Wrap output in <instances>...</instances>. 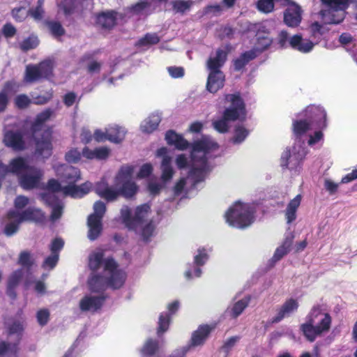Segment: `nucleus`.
<instances>
[{
	"label": "nucleus",
	"mask_w": 357,
	"mask_h": 357,
	"mask_svg": "<svg viewBox=\"0 0 357 357\" xmlns=\"http://www.w3.org/2000/svg\"><path fill=\"white\" fill-rule=\"evenodd\" d=\"M132 167H122L114 178V184L98 188V195L107 202L115 201L119 196L126 199L133 197L138 191V186L132 179Z\"/></svg>",
	"instance_id": "obj_1"
},
{
	"label": "nucleus",
	"mask_w": 357,
	"mask_h": 357,
	"mask_svg": "<svg viewBox=\"0 0 357 357\" xmlns=\"http://www.w3.org/2000/svg\"><path fill=\"white\" fill-rule=\"evenodd\" d=\"M305 323L300 326V331L310 342L318 336L329 331L332 319L328 313H324L319 306H314L307 316Z\"/></svg>",
	"instance_id": "obj_2"
},
{
	"label": "nucleus",
	"mask_w": 357,
	"mask_h": 357,
	"mask_svg": "<svg viewBox=\"0 0 357 357\" xmlns=\"http://www.w3.org/2000/svg\"><path fill=\"white\" fill-rule=\"evenodd\" d=\"M225 100L231 103L230 107L224 110L221 119L212 123L213 128L220 133L229 131V121H244L247 114L245 104L239 92L225 95Z\"/></svg>",
	"instance_id": "obj_3"
},
{
	"label": "nucleus",
	"mask_w": 357,
	"mask_h": 357,
	"mask_svg": "<svg viewBox=\"0 0 357 357\" xmlns=\"http://www.w3.org/2000/svg\"><path fill=\"white\" fill-rule=\"evenodd\" d=\"M254 208L249 204L236 202L226 212V222L232 227L244 229L255 220Z\"/></svg>",
	"instance_id": "obj_4"
},
{
	"label": "nucleus",
	"mask_w": 357,
	"mask_h": 357,
	"mask_svg": "<svg viewBox=\"0 0 357 357\" xmlns=\"http://www.w3.org/2000/svg\"><path fill=\"white\" fill-rule=\"evenodd\" d=\"M43 126L34 120L31 124L30 132L35 142V154L48 158L52 153V132L49 129L43 130Z\"/></svg>",
	"instance_id": "obj_5"
},
{
	"label": "nucleus",
	"mask_w": 357,
	"mask_h": 357,
	"mask_svg": "<svg viewBox=\"0 0 357 357\" xmlns=\"http://www.w3.org/2000/svg\"><path fill=\"white\" fill-rule=\"evenodd\" d=\"M104 270L108 271L109 276L107 278V284L112 289H119L123 287L126 279V273L118 269V264L112 257H108L103 261Z\"/></svg>",
	"instance_id": "obj_6"
},
{
	"label": "nucleus",
	"mask_w": 357,
	"mask_h": 357,
	"mask_svg": "<svg viewBox=\"0 0 357 357\" xmlns=\"http://www.w3.org/2000/svg\"><path fill=\"white\" fill-rule=\"evenodd\" d=\"M306 155L304 147L294 146L292 149L287 148L281 155V167L290 170L296 169L300 167Z\"/></svg>",
	"instance_id": "obj_7"
},
{
	"label": "nucleus",
	"mask_w": 357,
	"mask_h": 357,
	"mask_svg": "<svg viewBox=\"0 0 357 357\" xmlns=\"http://www.w3.org/2000/svg\"><path fill=\"white\" fill-rule=\"evenodd\" d=\"M31 167L26 159L20 156L13 158L8 165L0 162V178H3L8 173H11L20 178V175H23Z\"/></svg>",
	"instance_id": "obj_8"
},
{
	"label": "nucleus",
	"mask_w": 357,
	"mask_h": 357,
	"mask_svg": "<svg viewBox=\"0 0 357 357\" xmlns=\"http://www.w3.org/2000/svg\"><path fill=\"white\" fill-rule=\"evenodd\" d=\"M43 176V172L40 169L32 166L23 175H20L19 183L24 190H32L38 187Z\"/></svg>",
	"instance_id": "obj_9"
},
{
	"label": "nucleus",
	"mask_w": 357,
	"mask_h": 357,
	"mask_svg": "<svg viewBox=\"0 0 357 357\" xmlns=\"http://www.w3.org/2000/svg\"><path fill=\"white\" fill-rule=\"evenodd\" d=\"M3 142L4 145L15 151L26 149V144L23 133L20 130H9L4 132Z\"/></svg>",
	"instance_id": "obj_10"
},
{
	"label": "nucleus",
	"mask_w": 357,
	"mask_h": 357,
	"mask_svg": "<svg viewBox=\"0 0 357 357\" xmlns=\"http://www.w3.org/2000/svg\"><path fill=\"white\" fill-rule=\"evenodd\" d=\"M215 325L201 324L197 329L192 332L188 346V349L191 347L203 346L211 333L215 329Z\"/></svg>",
	"instance_id": "obj_11"
},
{
	"label": "nucleus",
	"mask_w": 357,
	"mask_h": 357,
	"mask_svg": "<svg viewBox=\"0 0 357 357\" xmlns=\"http://www.w3.org/2000/svg\"><path fill=\"white\" fill-rule=\"evenodd\" d=\"M232 47L230 43L226 44L223 47L216 50L215 56L210 57L207 61V68L210 72L221 71L220 68L227 60L228 54L231 52Z\"/></svg>",
	"instance_id": "obj_12"
},
{
	"label": "nucleus",
	"mask_w": 357,
	"mask_h": 357,
	"mask_svg": "<svg viewBox=\"0 0 357 357\" xmlns=\"http://www.w3.org/2000/svg\"><path fill=\"white\" fill-rule=\"evenodd\" d=\"M305 116L311 123H317L318 128L323 130L327 127L326 112L322 107L310 105L305 110Z\"/></svg>",
	"instance_id": "obj_13"
},
{
	"label": "nucleus",
	"mask_w": 357,
	"mask_h": 357,
	"mask_svg": "<svg viewBox=\"0 0 357 357\" xmlns=\"http://www.w3.org/2000/svg\"><path fill=\"white\" fill-rule=\"evenodd\" d=\"M107 298V294L85 296L79 301V308L83 312H96L102 307Z\"/></svg>",
	"instance_id": "obj_14"
},
{
	"label": "nucleus",
	"mask_w": 357,
	"mask_h": 357,
	"mask_svg": "<svg viewBox=\"0 0 357 357\" xmlns=\"http://www.w3.org/2000/svg\"><path fill=\"white\" fill-rule=\"evenodd\" d=\"M299 304L297 300L289 298L278 309L277 314L272 318L271 322L276 324L281 321L284 317H289L291 313L296 311Z\"/></svg>",
	"instance_id": "obj_15"
},
{
	"label": "nucleus",
	"mask_w": 357,
	"mask_h": 357,
	"mask_svg": "<svg viewBox=\"0 0 357 357\" xmlns=\"http://www.w3.org/2000/svg\"><path fill=\"white\" fill-rule=\"evenodd\" d=\"M269 32L265 26H262L258 29L256 36L257 42L255 47L250 50L255 51L257 57L259 54L267 50L272 43V39L268 36Z\"/></svg>",
	"instance_id": "obj_16"
},
{
	"label": "nucleus",
	"mask_w": 357,
	"mask_h": 357,
	"mask_svg": "<svg viewBox=\"0 0 357 357\" xmlns=\"http://www.w3.org/2000/svg\"><path fill=\"white\" fill-rule=\"evenodd\" d=\"M284 21L289 26H298L301 21V8L294 3L289 6L284 13Z\"/></svg>",
	"instance_id": "obj_17"
},
{
	"label": "nucleus",
	"mask_w": 357,
	"mask_h": 357,
	"mask_svg": "<svg viewBox=\"0 0 357 357\" xmlns=\"http://www.w3.org/2000/svg\"><path fill=\"white\" fill-rule=\"evenodd\" d=\"M91 188L90 182H85L79 185H77L75 183L67 185L63 188V193L73 198H81L89 192Z\"/></svg>",
	"instance_id": "obj_18"
},
{
	"label": "nucleus",
	"mask_w": 357,
	"mask_h": 357,
	"mask_svg": "<svg viewBox=\"0 0 357 357\" xmlns=\"http://www.w3.org/2000/svg\"><path fill=\"white\" fill-rule=\"evenodd\" d=\"M99 53V50L91 52H86L79 59L80 63H87L86 66L88 73L92 75L99 73L102 68V63L94 59L96 54Z\"/></svg>",
	"instance_id": "obj_19"
},
{
	"label": "nucleus",
	"mask_w": 357,
	"mask_h": 357,
	"mask_svg": "<svg viewBox=\"0 0 357 357\" xmlns=\"http://www.w3.org/2000/svg\"><path fill=\"white\" fill-rule=\"evenodd\" d=\"M225 75L222 71L210 72L206 82V89L215 93L224 86Z\"/></svg>",
	"instance_id": "obj_20"
},
{
	"label": "nucleus",
	"mask_w": 357,
	"mask_h": 357,
	"mask_svg": "<svg viewBox=\"0 0 357 357\" xmlns=\"http://www.w3.org/2000/svg\"><path fill=\"white\" fill-rule=\"evenodd\" d=\"M345 10L328 8L326 10H321L320 15L326 24H337L342 22L344 19Z\"/></svg>",
	"instance_id": "obj_21"
},
{
	"label": "nucleus",
	"mask_w": 357,
	"mask_h": 357,
	"mask_svg": "<svg viewBox=\"0 0 357 357\" xmlns=\"http://www.w3.org/2000/svg\"><path fill=\"white\" fill-rule=\"evenodd\" d=\"M117 12L107 10L96 15V23L103 29H111L116 24Z\"/></svg>",
	"instance_id": "obj_22"
},
{
	"label": "nucleus",
	"mask_w": 357,
	"mask_h": 357,
	"mask_svg": "<svg viewBox=\"0 0 357 357\" xmlns=\"http://www.w3.org/2000/svg\"><path fill=\"white\" fill-rule=\"evenodd\" d=\"M87 227L89 228L87 237L90 241H94L100 237L102 232V220L97 219L95 216L88 217Z\"/></svg>",
	"instance_id": "obj_23"
},
{
	"label": "nucleus",
	"mask_w": 357,
	"mask_h": 357,
	"mask_svg": "<svg viewBox=\"0 0 357 357\" xmlns=\"http://www.w3.org/2000/svg\"><path fill=\"white\" fill-rule=\"evenodd\" d=\"M88 286L90 291L93 293H102L109 286L107 284V278L100 274H93L88 280Z\"/></svg>",
	"instance_id": "obj_24"
},
{
	"label": "nucleus",
	"mask_w": 357,
	"mask_h": 357,
	"mask_svg": "<svg viewBox=\"0 0 357 357\" xmlns=\"http://www.w3.org/2000/svg\"><path fill=\"white\" fill-rule=\"evenodd\" d=\"M165 139L169 145L174 146L178 150H185L190 147V143L172 130L167 131Z\"/></svg>",
	"instance_id": "obj_25"
},
{
	"label": "nucleus",
	"mask_w": 357,
	"mask_h": 357,
	"mask_svg": "<svg viewBox=\"0 0 357 357\" xmlns=\"http://www.w3.org/2000/svg\"><path fill=\"white\" fill-rule=\"evenodd\" d=\"M45 219L44 212L38 208L29 207L20 213V221L43 222Z\"/></svg>",
	"instance_id": "obj_26"
},
{
	"label": "nucleus",
	"mask_w": 357,
	"mask_h": 357,
	"mask_svg": "<svg viewBox=\"0 0 357 357\" xmlns=\"http://www.w3.org/2000/svg\"><path fill=\"white\" fill-rule=\"evenodd\" d=\"M290 46L296 50L303 53L310 52L313 47L314 43L309 40H303L301 35H294L289 40Z\"/></svg>",
	"instance_id": "obj_27"
},
{
	"label": "nucleus",
	"mask_w": 357,
	"mask_h": 357,
	"mask_svg": "<svg viewBox=\"0 0 357 357\" xmlns=\"http://www.w3.org/2000/svg\"><path fill=\"white\" fill-rule=\"evenodd\" d=\"M302 197L297 195L294 199L290 200L285 209L284 214L287 224H291L296 219V212L301 205Z\"/></svg>",
	"instance_id": "obj_28"
},
{
	"label": "nucleus",
	"mask_w": 357,
	"mask_h": 357,
	"mask_svg": "<svg viewBox=\"0 0 357 357\" xmlns=\"http://www.w3.org/2000/svg\"><path fill=\"white\" fill-rule=\"evenodd\" d=\"M257 58L255 51H246L242 53L238 58L233 60L234 69L235 71L242 70L250 61Z\"/></svg>",
	"instance_id": "obj_29"
},
{
	"label": "nucleus",
	"mask_w": 357,
	"mask_h": 357,
	"mask_svg": "<svg viewBox=\"0 0 357 357\" xmlns=\"http://www.w3.org/2000/svg\"><path fill=\"white\" fill-rule=\"evenodd\" d=\"M81 179V173L78 168L67 166L64 168L61 175L62 182L68 185L75 184Z\"/></svg>",
	"instance_id": "obj_30"
},
{
	"label": "nucleus",
	"mask_w": 357,
	"mask_h": 357,
	"mask_svg": "<svg viewBox=\"0 0 357 357\" xmlns=\"http://www.w3.org/2000/svg\"><path fill=\"white\" fill-rule=\"evenodd\" d=\"M293 243L292 238H286L282 245L276 248L271 261L277 262L280 261L284 256L287 255L291 249Z\"/></svg>",
	"instance_id": "obj_31"
},
{
	"label": "nucleus",
	"mask_w": 357,
	"mask_h": 357,
	"mask_svg": "<svg viewBox=\"0 0 357 357\" xmlns=\"http://www.w3.org/2000/svg\"><path fill=\"white\" fill-rule=\"evenodd\" d=\"M18 343L0 342V357H17Z\"/></svg>",
	"instance_id": "obj_32"
},
{
	"label": "nucleus",
	"mask_w": 357,
	"mask_h": 357,
	"mask_svg": "<svg viewBox=\"0 0 357 357\" xmlns=\"http://www.w3.org/2000/svg\"><path fill=\"white\" fill-rule=\"evenodd\" d=\"M107 130V140L115 144L121 143L125 138L126 132L119 126H111Z\"/></svg>",
	"instance_id": "obj_33"
},
{
	"label": "nucleus",
	"mask_w": 357,
	"mask_h": 357,
	"mask_svg": "<svg viewBox=\"0 0 357 357\" xmlns=\"http://www.w3.org/2000/svg\"><path fill=\"white\" fill-rule=\"evenodd\" d=\"M308 31L310 37L317 43L322 39L327 29L319 22H314L309 26Z\"/></svg>",
	"instance_id": "obj_34"
},
{
	"label": "nucleus",
	"mask_w": 357,
	"mask_h": 357,
	"mask_svg": "<svg viewBox=\"0 0 357 357\" xmlns=\"http://www.w3.org/2000/svg\"><path fill=\"white\" fill-rule=\"evenodd\" d=\"M311 126L307 120H295L292 123L293 133L296 138H301L310 129Z\"/></svg>",
	"instance_id": "obj_35"
},
{
	"label": "nucleus",
	"mask_w": 357,
	"mask_h": 357,
	"mask_svg": "<svg viewBox=\"0 0 357 357\" xmlns=\"http://www.w3.org/2000/svg\"><path fill=\"white\" fill-rule=\"evenodd\" d=\"M160 121V117L158 114L149 116L142 124V131L143 132L151 133L158 128Z\"/></svg>",
	"instance_id": "obj_36"
},
{
	"label": "nucleus",
	"mask_w": 357,
	"mask_h": 357,
	"mask_svg": "<svg viewBox=\"0 0 357 357\" xmlns=\"http://www.w3.org/2000/svg\"><path fill=\"white\" fill-rule=\"evenodd\" d=\"M149 211L150 206L147 204H144L137 207L133 216L135 229L143 223Z\"/></svg>",
	"instance_id": "obj_37"
},
{
	"label": "nucleus",
	"mask_w": 357,
	"mask_h": 357,
	"mask_svg": "<svg viewBox=\"0 0 357 357\" xmlns=\"http://www.w3.org/2000/svg\"><path fill=\"white\" fill-rule=\"evenodd\" d=\"M103 251L93 252L89 256V268L93 271H97L102 264L104 260Z\"/></svg>",
	"instance_id": "obj_38"
},
{
	"label": "nucleus",
	"mask_w": 357,
	"mask_h": 357,
	"mask_svg": "<svg viewBox=\"0 0 357 357\" xmlns=\"http://www.w3.org/2000/svg\"><path fill=\"white\" fill-rule=\"evenodd\" d=\"M40 43L38 36L31 34L29 37L24 38L19 45L20 49L26 52L29 50L36 49Z\"/></svg>",
	"instance_id": "obj_39"
},
{
	"label": "nucleus",
	"mask_w": 357,
	"mask_h": 357,
	"mask_svg": "<svg viewBox=\"0 0 357 357\" xmlns=\"http://www.w3.org/2000/svg\"><path fill=\"white\" fill-rule=\"evenodd\" d=\"M41 78L38 68H37L36 65H28L26 67L25 75H24V81L28 83H33Z\"/></svg>",
	"instance_id": "obj_40"
},
{
	"label": "nucleus",
	"mask_w": 357,
	"mask_h": 357,
	"mask_svg": "<svg viewBox=\"0 0 357 357\" xmlns=\"http://www.w3.org/2000/svg\"><path fill=\"white\" fill-rule=\"evenodd\" d=\"M162 180L165 182L169 181L174 174V171L171 165V158L165 157L162 159L161 164Z\"/></svg>",
	"instance_id": "obj_41"
},
{
	"label": "nucleus",
	"mask_w": 357,
	"mask_h": 357,
	"mask_svg": "<svg viewBox=\"0 0 357 357\" xmlns=\"http://www.w3.org/2000/svg\"><path fill=\"white\" fill-rule=\"evenodd\" d=\"M159 349V342L156 340L149 338L146 340L142 349V354L144 356H153Z\"/></svg>",
	"instance_id": "obj_42"
},
{
	"label": "nucleus",
	"mask_w": 357,
	"mask_h": 357,
	"mask_svg": "<svg viewBox=\"0 0 357 357\" xmlns=\"http://www.w3.org/2000/svg\"><path fill=\"white\" fill-rule=\"evenodd\" d=\"M47 26L51 34L55 38L61 37L66 33L64 28L59 22L49 21L47 22Z\"/></svg>",
	"instance_id": "obj_43"
},
{
	"label": "nucleus",
	"mask_w": 357,
	"mask_h": 357,
	"mask_svg": "<svg viewBox=\"0 0 357 357\" xmlns=\"http://www.w3.org/2000/svg\"><path fill=\"white\" fill-rule=\"evenodd\" d=\"M171 321L170 314L167 313H161L159 317L158 321V327L157 330V333L158 335L166 332L169 326V324Z\"/></svg>",
	"instance_id": "obj_44"
},
{
	"label": "nucleus",
	"mask_w": 357,
	"mask_h": 357,
	"mask_svg": "<svg viewBox=\"0 0 357 357\" xmlns=\"http://www.w3.org/2000/svg\"><path fill=\"white\" fill-rule=\"evenodd\" d=\"M350 0H321L327 8L337 10H346L349 7Z\"/></svg>",
	"instance_id": "obj_45"
},
{
	"label": "nucleus",
	"mask_w": 357,
	"mask_h": 357,
	"mask_svg": "<svg viewBox=\"0 0 357 357\" xmlns=\"http://www.w3.org/2000/svg\"><path fill=\"white\" fill-rule=\"evenodd\" d=\"M249 131L243 126H236L234 128V135L232 137L234 144H240L243 142L248 137Z\"/></svg>",
	"instance_id": "obj_46"
},
{
	"label": "nucleus",
	"mask_w": 357,
	"mask_h": 357,
	"mask_svg": "<svg viewBox=\"0 0 357 357\" xmlns=\"http://www.w3.org/2000/svg\"><path fill=\"white\" fill-rule=\"evenodd\" d=\"M216 144L211 143L210 142L206 140H199L195 142L192 145V149L195 152H201L203 151L204 153H208L214 146H216Z\"/></svg>",
	"instance_id": "obj_47"
},
{
	"label": "nucleus",
	"mask_w": 357,
	"mask_h": 357,
	"mask_svg": "<svg viewBox=\"0 0 357 357\" xmlns=\"http://www.w3.org/2000/svg\"><path fill=\"white\" fill-rule=\"evenodd\" d=\"M173 10L176 13H184L188 10L192 5V1L190 0H174L172 2Z\"/></svg>",
	"instance_id": "obj_48"
},
{
	"label": "nucleus",
	"mask_w": 357,
	"mask_h": 357,
	"mask_svg": "<svg viewBox=\"0 0 357 357\" xmlns=\"http://www.w3.org/2000/svg\"><path fill=\"white\" fill-rule=\"evenodd\" d=\"M160 42V38L156 33H146L143 38H140L137 45L142 47L158 44Z\"/></svg>",
	"instance_id": "obj_49"
},
{
	"label": "nucleus",
	"mask_w": 357,
	"mask_h": 357,
	"mask_svg": "<svg viewBox=\"0 0 357 357\" xmlns=\"http://www.w3.org/2000/svg\"><path fill=\"white\" fill-rule=\"evenodd\" d=\"M40 198L43 202L48 206L52 207L60 202L59 197L50 192H45L40 194Z\"/></svg>",
	"instance_id": "obj_50"
},
{
	"label": "nucleus",
	"mask_w": 357,
	"mask_h": 357,
	"mask_svg": "<svg viewBox=\"0 0 357 357\" xmlns=\"http://www.w3.org/2000/svg\"><path fill=\"white\" fill-rule=\"evenodd\" d=\"M106 212V205L102 201H97L93 204V213L88 217L95 216L97 219L102 220L104 215Z\"/></svg>",
	"instance_id": "obj_51"
},
{
	"label": "nucleus",
	"mask_w": 357,
	"mask_h": 357,
	"mask_svg": "<svg viewBox=\"0 0 357 357\" xmlns=\"http://www.w3.org/2000/svg\"><path fill=\"white\" fill-rule=\"evenodd\" d=\"M15 105L20 109L27 108L31 103L32 100L26 94H20L15 98Z\"/></svg>",
	"instance_id": "obj_52"
},
{
	"label": "nucleus",
	"mask_w": 357,
	"mask_h": 357,
	"mask_svg": "<svg viewBox=\"0 0 357 357\" xmlns=\"http://www.w3.org/2000/svg\"><path fill=\"white\" fill-rule=\"evenodd\" d=\"M18 264L23 267L30 268L33 265V259L28 251H22L20 252Z\"/></svg>",
	"instance_id": "obj_53"
},
{
	"label": "nucleus",
	"mask_w": 357,
	"mask_h": 357,
	"mask_svg": "<svg viewBox=\"0 0 357 357\" xmlns=\"http://www.w3.org/2000/svg\"><path fill=\"white\" fill-rule=\"evenodd\" d=\"M250 298H243L236 302L232 307V313L234 317H238L248 307Z\"/></svg>",
	"instance_id": "obj_54"
},
{
	"label": "nucleus",
	"mask_w": 357,
	"mask_h": 357,
	"mask_svg": "<svg viewBox=\"0 0 357 357\" xmlns=\"http://www.w3.org/2000/svg\"><path fill=\"white\" fill-rule=\"evenodd\" d=\"M36 66L38 68L41 78H47L52 73V66L48 61H42Z\"/></svg>",
	"instance_id": "obj_55"
},
{
	"label": "nucleus",
	"mask_w": 357,
	"mask_h": 357,
	"mask_svg": "<svg viewBox=\"0 0 357 357\" xmlns=\"http://www.w3.org/2000/svg\"><path fill=\"white\" fill-rule=\"evenodd\" d=\"M274 2L271 0H258L257 2V9L264 13H269L274 10Z\"/></svg>",
	"instance_id": "obj_56"
},
{
	"label": "nucleus",
	"mask_w": 357,
	"mask_h": 357,
	"mask_svg": "<svg viewBox=\"0 0 357 357\" xmlns=\"http://www.w3.org/2000/svg\"><path fill=\"white\" fill-rule=\"evenodd\" d=\"M53 97V91L52 90L46 91L43 95L33 96L32 103L38 105H45Z\"/></svg>",
	"instance_id": "obj_57"
},
{
	"label": "nucleus",
	"mask_w": 357,
	"mask_h": 357,
	"mask_svg": "<svg viewBox=\"0 0 357 357\" xmlns=\"http://www.w3.org/2000/svg\"><path fill=\"white\" fill-rule=\"evenodd\" d=\"M59 258V255H54L53 253H51V255L46 257L44 261L43 262L42 267L43 268H54L58 263Z\"/></svg>",
	"instance_id": "obj_58"
},
{
	"label": "nucleus",
	"mask_w": 357,
	"mask_h": 357,
	"mask_svg": "<svg viewBox=\"0 0 357 357\" xmlns=\"http://www.w3.org/2000/svg\"><path fill=\"white\" fill-rule=\"evenodd\" d=\"M50 312L47 309H41L37 312L36 318L40 326H45L50 320Z\"/></svg>",
	"instance_id": "obj_59"
},
{
	"label": "nucleus",
	"mask_w": 357,
	"mask_h": 357,
	"mask_svg": "<svg viewBox=\"0 0 357 357\" xmlns=\"http://www.w3.org/2000/svg\"><path fill=\"white\" fill-rule=\"evenodd\" d=\"M1 33L6 38H11L17 33V29L10 22H7L2 26Z\"/></svg>",
	"instance_id": "obj_60"
},
{
	"label": "nucleus",
	"mask_w": 357,
	"mask_h": 357,
	"mask_svg": "<svg viewBox=\"0 0 357 357\" xmlns=\"http://www.w3.org/2000/svg\"><path fill=\"white\" fill-rule=\"evenodd\" d=\"M66 160L70 163H77L81 159V153L76 149H70L66 153Z\"/></svg>",
	"instance_id": "obj_61"
},
{
	"label": "nucleus",
	"mask_w": 357,
	"mask_h": 357,
	"mask_svg": "<svg viewBox=\"0 0 357 357\" xmlns=\"http://www.w3.org/2000/svg\"><path fill=\"white\" fill-rule=\"evenodd\" d=\"M53 114V109H52L51 108H47L44 109L43 112L38 113L36 115L35 120H36L42 125H44V123L50 119Z\"/></svg>",
	"instance_id": "obj_62"
},
{
	"label": "nucleus",
	"mask_w": 357,
	"mask_h": 357,
	"mask_svg": "<svg viewBox=\"0 0 357 357\" xmlns=\"http://www.w3.org/2000/svg\"><path fill=\"white\" fill-rule=\"evenodd\" d=\"M208 258V256L205 248H199L198 249V254L194 258V262L197 266H202L205 264Z\"/></svg>",
	"instance_id": "obj_63"
},
{
	"label": "nucleus",
	"mask_w": 357,
	"mask_h": 357,
	"mask_svg": "<svg viewBox=\"0 0 357 357\" xmlns=\"http://www.w3.org/2000/svg\"><path fill=\"white\" fill-rule=\"evenodd\" d=\"M121 216L124 223L126 226L132 229H135L133 217L131 215V211L129 208H126L121 211Z\"/></svg>",
	"instance_id": "obj_64"
}]
</instances>
